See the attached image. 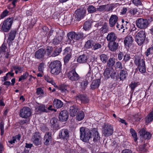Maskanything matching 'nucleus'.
<instances>
[{"instance_id":"nucleus-1","label":"nucleus","mask_w":153,"mask_h":153,"mask_svg":"<svg viewBox=\"0 0 153 153\" xmlns=\"http://www.w3.org/2000/svg\"><path fill=\"white\" fill-rule=\"evenodd\" d=\"M80 137L83 141L88 142L89 140L93 137V140L96 141L100 139L99 134L96 128H94L91 131L88 128L81 127L80 129Z\"/></svg>"},{"instance_id":"nucleus-2","label":"nucleus","mask_w":153,"mask_h":153,"mask_svg":"<svg viewBox=\"0 0 153 153\" xmlns=\"http://www.w3.org/2000/svg\"><path fill=\"white\" fill-rule=\"evenodd\" d=\"M62 64L59 60L53 61L49 65L51 73L54 75H58L62 71Z\"/></svg>"},{"instance_id":"nucleus-3","label":"nucleus","mask_w":153,"mask_h":153,"mask_svg":"<svg viewBox=\"0 0 153 153\" xmlns=\"http://www.w3.org/2000/svg\"><path fill=\"white\" fill-rule=\"evenodd\" d=\"M134 61L136 65L137 66L139 71L141 73L146 71V65L144 59H141L140 56L135 55L134 57Z\"/></svg>"},{"instance_id":"nucleus-4","label":"nucleus","mask_w":153,"mask_h":153,"mask_svg":"<svg viewBox=\"0 0 153 153\" xmlns=\"http://www.w3.org/2000/svg\"><path fill=\"white\" fill-rule=\"evenodd\" d=\"M67 37L68 38L67 42L70 43L71 42H74V40H79L84 38V35L82 32H78L76 33L72 31L69 32L67 34Z\"/></svg>"},{"instance_id":"nucleus-5","label":"nucleus","mask_w":153,"mask_h":153,"mask_svg":"<svg viewBox=\"0 0 153 153\" xmlns=\"http://www.w3.org/2000/svg\"><path fill=\"white\" fill-rule=\"evenodd\" d=\"M146 37L145 31H140L136 34L135 40L138 45H141L144 43Z\"/></svg>"},{"instance_id":"nucleus-6","label":"nucleus","mask_w":153,"mask_h":153,"mask_svg":"<svg viewBox=\"0 0 153 153\" xmlns=\"http://www.w3.org/2000/svg\"><path fill=\"white\" fill-rule=\"evenodd\" d=\"M13 18H8L4 22L1 27V30L4 32H7L10 29L13 23Z\"/></svg>"},{"instance_id":"nucleus-7","label":"nucleus","mask_w":153,"mask_h":153,"mask_svg":"<svg viewBox=\"0 0 153 153\" xmlns=\"http://www.w3.org/2000/svg\"><path fill=\"white\" fill-rule=\"evenodd\" d=\"M136 22L137 27L140 29H145L149 25L148 20L142 18H138Z\"/></svg>"},{"instance_id":"nucleus-8","label":"nucleus","mask_w":153,"mask_h":153,"mask_svg":"<svg viewBox=\"0 0 153 153\" xmlns=\"http://www.w3.org/2000/svg\"><path fill=\"white\" fill-rule=\"evenodd\" d=\"M104 75L106 79H108L110 77L112 79H115L116 77L117 79L119 78L116 77V72L112 68H107L105 70Z\"/></svg>"},{"instance_id":"nucleus-9","label":"nucleus","mask_w":153,"mask_h":153,"mask_svg":"<svg viewBox=\"0 0 153 153\" xmlns=\"http://www.w3.org/2000/svg\"><path fill=\"white\" fill-rule=\"evenodd\" d=\"M31 114V112L30 108L27 107H24L21 109L19 112L20 117L26 119L30 117Z\"/></svg>"},{"instance_id":"nucleus-10","label":"nucleus","mask_w":153,"mask_h":153,"mask_svg":"<svg viewBox=\"0 0 153 153\" xmlns=\"http://www.w3.org/2000/svg\"><path fill=\"white\" fill-rule=\"evenodd\" d=\"M42 139L40 134L39 132H36L33 134L31 140L33 143L36 146L41 144Z\"/></svg>"},{"instance_id":"nucleus-11","label":"nucleus","mask_w":153,"mask_h":153,"mask_svg":"<svg viewBox=\"0 0 153 153\" xmlns=\"http://www.w3.org/2000/svg\"><path fill=\"white\" fill-rule=\"evenodd\" d=\"M113 131V127L111 125L107 124L105 125L102 131V134L105 136H109L111 135Z\"/></svg>"},{"instance_id":"nucleus-12","label":"nucleus","mask_w":153,"mask_h":153,"mask_svg":"<svg viewBox=\"0 0 153 153\" xmlns=\"http://www.w3.org/2000/svg\"><path fill=\"white\" fill-rule=\"evenodd\" d=\"M70 136L69 132L67 129H63L59 131V138L67 141Z\"/></svg>"},{"instance_id":"nucleus-13","label":"nucleus","mask_w":153,"mask_h":153,"mask_svg":"<svg viewBox=\"0 0 153 153\" xmlns=\"http://www.w3.org/2000/svg\"><path fill=\"white\" fill-rule=\"evenodd\" d=\"M86 10L83 9L77 10L75 11V17L76 20L80 21L83 18L86 13Z\"/></svg>"},{"instance_id":"nucleus-14","label":"nucleus","mask_w":153,"mask_h":153,"mask_svg":"<svg viewBox=\"0 0 153 153\" xmlns=\"http://www.w3.org/2000/svg\"><path fill=\"white\" fill-rule=\"evenodd\" d=\"M52 139L51 132H46L44 138V144L46 145H49L51 142Z\"/></svg>"},{"instance_id":"nucleus-15","label":"nucleus","mask_w":153,"mask_h":153,"mask_svg":"<svg viewBox=\"0 0 153 153\" xmlns=\"http://www.w3.org/2000/svg\"><path fill=\"white\" fill-rule=\"evenodd\" d=\"M68 76V78L72 81H76L79 79V76L75 70H73L69 71Z\"/></svg>"},{"instance_id":"nucleus-16","label":"nucleus","mask_w":153,"mask_h":153,"mask_svg":"<svg viewBox=\"0 0 153 153\" xmlns=\"http://www.w3.org/2000/svg\"><path fill=\"white\" fill-rule=\"evenodd\" d=\"M69 117V114L66 110H63L61 111L59 115V120L62 122L65 121L67 120Z\"/></svg>"},{"instance_id":"nucleus-17","label":"nucleus","mask_w":153,"mask_h":153,"mask_svg":"<svg viewBox=\"0 0 153 153\" xmlns=\"http://www.w3.org/2000/svg\"><path fill=\"white\" fill-rule=\"evenodd\" d=\"M140 136L145 139H149L151 138V135L149 132L146 131L144 128L141 129L139 132Z\"/></svg>"},{"instance_id":"nucleus-18","label":"nucleus","mask_w":153,"mask_h":153,"mask_svg":"<svg viewBox=\"0 0 153 153\" xmlns=\"http://www.w3.org/2000/svg\"><path fill=\"white\" fill-rule=\"evenodd\" d=\"M118 19V16L115 15H112L109 20V24L110 27H113L117 23Z\"/></svg>"},{"instance_id":"nucleus-19","label":"nucleus","mask_w":153,"mask_h":153,"mask_svg":"<svg viewBox=\"0 0 153 153\" xmlns=\"http://www.w3.org/2000/svg\"><path fill=\"white\" fill-rule=\"evenodd\" d=\"M45 53L46 51L45 49H40L35 52V57L37 59H41L43 58Z\"/></svg>"},{"instance_id":"nucleus-20","label":"nucleus","mask_w":153,"mask_h":153,"mask_svg":"<svg viewBox=\"0 0 153 153\" xmlns=\"http://www.w3.org/2000/svg\"><path fill=\"white\" fill-rule=\"evenodd\" d=\"M119 46L118 43L115 41L109 42L108 47L110 50L112 51H116L118 49Z\"/></svg>"},{"instance_id":"nucleus-21","label":"nucleus","mask_w":153,"mask_h":153,"mask_svg":"<svg viewBox=\"0 0 153 153\" xmlns=\"http://www.w3.org/2000/svg\"><path fill=\"white\" fill-rule=\"evenodd\" d=\"M16 29L11 30L9 34V36L7 39V42H9V44L11 43L12 41L13 40L15 39L16 34Z\"/></svg>"},{"instance_id":"nucleus-22","label":"nucleus","mask_w":153,"mask_h":153,"mask_svg":"<svg viewBox=\"0 0 153 153\" xmlns=\"http://www.w3.org/2000/svg\"><path fill=\"white\" fill-rule=\"evenodd\" d=\"M89 57L87 54H83L80 55L77 58V61L80 63H84L87 62Z\"/></svg>"},{"instance_id":"nucleus-23","label":"nucleus","mask_w":153,"mask_h":153,"mask_svg":"<svg viewBox=\"0 0 153 153\" xmlns=\"http://www.w3.org/2000/svg\"><path fill=\"white\" fill-rule=\"evenodd\" d=\"M107 40L110 42L115 41L117 38L116 34L113 32H111L108 33L106 37Z\"/></svg>"},{"instance_id":"nucleus-24","label":"nucleus","mask_w":153,"mask_h":153,"mask_svg":"<svg viewBox=\"0 0 153 153\" xmlns=\"http://www.w3.org/2000/svg\"><path fill=\"white\" fill-rule=\"evenodd\" d=\"M100 80L99 79L94 80L90 85L91 89L94 90L98 88L100 85Z\"/></svg>"},{"instance_id":"nucleus-25","label":"nucleus","mask_w":153,"mask_h":153,"mask_svg":"<svg viewBox=\"0 0 153 153\" xmlns=\"http://www.w3.org/2000/svg\"><path fill=\"white\" fill-rule=\"evenodd\" d=\"M76 100H81L84 103H87L89 101L88 97L82 94L78 95L76 97Z\"/></svg>"},{"instance_id":"nucleus-26","label":"nucleus","mask_w":153,"mask_h":153,"mask_svg":"<svg viewBox=\"0 0 153 153\" xmlns=\"http://www.w3.org/2000/svg\"><path fill=\"white\" fill-rule=\"evenodd\" d=\"M53 106L54 108H62L63 105V102L60 100L55 99L53 101Z\"/></svg>"},{"instance_id":"nucleus-27","label":"nucleus","mask_w":153,"mask_h":153,"mask_svg":"<svg viewBox=\"0 0 153 153\" xmlns=\"http://www.w3.org/2000/svg\"><path fill=\"white\" fill-rule=\"evenodd\" d=\"M78 111V108L74 105L70 106V107L69 112L71 116H75Z\"/></svg>"},{"instance_id":"nucleus-28","label":"nucleus","mask_w":153,"mask_h":153,"mask_svg":"<svg viewBox=\"0 0 153 153\" xmlns=\"http://www.w3.org/2000/svg\"><path fill=\"white\" fill-rule=\"evenodd\" d=\"M133 38L132 36H127L125 38L124 40V43L125 45L129 46L131 45L133 42Z\"/></svg>"},{"instance_id":"nucleus-29","label":"nucleus","mask_w":153,"mask_h":153,"mask_svg":"<svg viewBox=\"0 0 153 153\" xmlns=\"http://www.w3.org/2000/svg\"><path fill=\"white\" fill-rule=\"evenodd\" d=\"M94 42L92 39L88 40L85 43L84 47L87 49H91L93 48Z\"/></svg>"},{"instance_id":"nucleus-30","label":"nucleus","mask_w":153,"mask_h":153,"mask_svg":"<svg viewBox=\"0 0 153 153\" xmlns=\"http://www.w3.org/2000/svg\"><path fill=\"white\" fill-rule=\"evenodd\" d=\"M76 113L77 114L76 117V120L78 121H81L84 119L85 115L83 111H78Z\"/></svg>"},{"instance_id":"nucleus-31","label":"nucleus","mask_w":153,"mask_h":153,"mask_svg":"<svg viewBox=\"0 0 153 153\" xmlns=\"http://www.w3.org/2000/svg\"><path fill=\"white\" fill-rule=\"evenodd\" d=\"M36 109L37 110L42 112H48V111L47 110V107L44 104H42L38 106Z\"/></svg>"},{"instance_id":"nucleus-32","label":"nucleus","mask_w":153,"mask_h":153,"mask_svg":"<svg viewBox=\"0 0 153 153\" xmlns=\"http://www.w3.org/2000/svg\"><path fill=\"white\" fill-rule=\"evenodd\" d=\"M62 40V36H58L53 39L52 43L54 45H57L60 44Z\"/></svg>"},{"instance_id":"nucleus-33","label":"nucleus","mask_w":153,"mask_h":153,"mask_svg":"<svg viewBox=\"0 0 153 153\" xmlns=\"http://www.w3.org/2000/svg\"><path fill=\"white\" fill-rule=\"evenodd\" d=\"M128 74L126 71L123 70L120 71L119 79L120 80H123L127 76Z\"/></svg>"},{"instance_id":"nucleus-34","label":"nucleus","mask_w":153,"mask_h":153,"mask_svg":"<svg viewBox=\"0 0 153 153\" xmlns=\"http://www.w3.org/2000/svg\"><path fill=\"white\" fill-rule=\"evenodd\" d=\"M153 121V107L152 111L148 115L146 118V122L148 123Z\"/></svg>"},{"instance_id":"nucleus-35","label":"nucleus","mask_w":153,"mask_h":153,"mask_svg":"<svg viewBox=\"0 0 153 153\" xmlns=\"http://www.w3.org/2000/svg\"><path fill=\"white\" fill-rule=\"evenodd\" d=\"M109 29V27L108 24L106 22H104L102 27L100 30L102 33H107Z\"/></svg>"},{"instance_id":"nucleus-36","label":"nucleus","mask_w":153,"mask_h":153,"mask_svg":"<svg viewBox=\"0 0 153 153\" xmlns=\"http://www.w3.org/2000/svg\"><path fill=\"white\" fill-rule=\"evenodd\" d=\"M91 22L86 21L84 24L83 28L85 30H88L91 28Z\"/></svg>"},{"instance_id":"nucleus-37","label":"nucleus","mask_w":153,"mask_h":153,"mask_svg":"<svg viewBox=\"0 0 153 153\" xmlns=\"http://www.w3.org/2000/svg\"><path fill=\"white\" fill-rule=\"evenodd\" d=\"M115 62L114 58H110L107 61V66L110 67H111L114 65Z\"/></svg>"},{"instance_id":"nucleus-38","label":"nucleus","mask_w":153,"mask_h":153,"mask_svg":"<svg viewBox=\"0 0 153 153\" xmlns=\"http://www.w3.org/2000/svg\"><path fill=\"white\" fill-rule=\"evenodd\" d=\"M36 93L39 97H43L45 95L43 90L41 88H37Z\"/></svg>"},{"instance_id":"nucleus-39","label":"nucleus","mask_w":153,"mask_h":153,"mask_svg":"<svg viewBox=\"0 0 153 153\" xmlns=\"http://www.w3.org/2000/svg\"><path fill=\"white\" fill-rule=\"evenodd\" d=\"M100 59L102 62L104 63H106L108 59L107 55L104 54H102L100 56Z\"/></svg>"},{"instance_id":"nucleus-40","label":"nucleus","mask_w":153,"mask_h":153,"mask_svg":"<svg viewBox=\"0 0 153 153\" xmlns=\"http://www.w3.org/2000/svg\"><path fill=\"white\" fill-rule=\"evenodd\" d=\"M145 145L143 144L142 145H140L137 148V151L140 152H144L146 151V149L145 148Z\"/></svg>"},{"instance_id":"nucleus-41","label":"nucleus","mask_w":153,"mask_h":153,"mask_svg":"<svg viewBox=\"0 0 153 153\" xmlns=\"http://www.w3.org/2000/svg\"><path fill=\"white\" fill-rule=\"evenodd\" d=\"M88 11L90 13H94L96 11L97 9L92 5H89L88 8Z\"/></svg>"},{"instance_id":"nucleus-42","label":"nucleus","mask_w":153,"mask_h":153,"mask_svg":"<svg viewBox=\"0 0 153 153\" xmlns=\"http://www.w3.org/2000/svg\"><path fill=\"white\" fill-rule=\"evenodd\" d=\"M92 74L91 73V71L89 70L85 76V79L89 81H91L92 79Z\"/></svg>"},{"instance_id":"nucleus-43","label":"nucleus","mask_w":153,"mask_h":153,"mask_svg":"<svg viewBox=\"0 0 153 153\" xmlns=\"http://www.w3.org/2000/svg\"><path fill=\"white\" fill-rule=\"evenodd\" d=\"M68 87V86H67L65 84H62L60 85L59 87V89L62 92H68L67 89Z\"/></svg>"},{"instance_id":"nucleus-44","label":"nucleus","mask_w":153,"mask_h":153,"mask_svg":"<svg viewBox=\"0 0 153 153\" xmlns=\"http://www.w3.org/2000/svg\"><path fill=\"white\" fill-rule=\"evenodd\" d=\"M102 45L101 43L94 42L92 49L94 51L97 50L101 48Z\"/></svg>"},{"instance_id":"nucleus-45","label":"nucleus","mask_w":153,"mask_h":153,"mask_svg":"<svg viewBox=\"0 0 153 153\" xmlns=\"http://www.w3.org/2000/svg\"><path fill=\"white\" fill-rule=\"evenodd\" d=\"M130 132L132 136L134 138V141H136L137 139V134L136 131L134 129L131 128L130 129Z\"/></svg>"},{"instance_id":"nucleus-46","label":"nucleus","mask_w":153,"mask_h":153,"mask_svg":"<svg viewBox=\"0 0 153 153\" xmlns=\"http://www.w3.org/2000/svg\"><path fill=\"white\" fill-rule=\"evenodd\" d=\"M45 80L48 82L51 83L55 87V85H56L55 82H54L53 80L48 75L45 76Z\"/></svg>"},{"instance_id":"nucleus-47","label":"nucleus","mask_w":153,"mask_h":153,"mask_svg":"<svg viewBox=\"0 0 153 153\" xmlns=\"http://www.w3.org/2000/svg\"><path fill=\"white\" fill-rule=\"evenodd\" d=\"M29 75V73L27 72H26L23 75H21L19 79V82L22 80L26 79Z\"/></svg>"},{"instance_id":"nucleus-48","label":"nucleus","mask_w":153,"mask_h":153,"mask_svg":"<svg viewBox=\"0 0 153 153\" xmlns=\"http://www.w3.org/2000/svg\"><path fill=\"white\" fill-rule=\"evenodd\" d=\"M4 123L3 121H1L0 123V129L1 131V135L2 136L4 133Z\"/></svg>"},{"instance_id":"nucleus-49","label":"nucleus","mask_w":153,"mask_h":153,"mask_svg":"<svg viewBox=\"0 0 153 153\" xmlns=\"http://www.w3.org/2000/svg\"><path fill=\"white\" fill-rule=\"evenodd\" d=\"M71 50L70 47H67L64 50L63 54L64 55L71 54Z\"/></svg>"},{"instance_id":"nucleus-50","label":"nucleus","mask_w":153,"mask_h":153,"mask_svg":"<svg viewBox=\"0 0 153 153\" xmlns=\"http://www.w3.org/2000/svg\"><path fill=\"white\" fill-rule=\"evenodd\" d=\"M71 54L66 55L64 58V62L65 64L68 63L71 57Z\"/></svg>"},{"instance_id":"nucleus-51","label":"nucleus","mask_w":153,"mask_h":153,"mask_svg":"<svg viewBox=\"0 0 153 153\" xmlns=\"http://www.w3.org/2000/svg\"><path fill=\"white\" fill-rule=\"evenodd\" d=\"M107 5H102L98 7L97 9H98L100 11H103L105 10L107 8Z\"/></svg>"},{"instance_id":"nucleus-52","label":"nucleus","mask_w":153,"mask_h":153,"mask_svg":"<svg viewBox=\"0 0 153 153\" xmlns=\"http://www.w3.org/2000/svg\"><path fill=\"white\" fill-rule=\"evenodd\" d=\"M137 10L135 8L131 9L128 12L129 13H130V15H131V16L134 15L137 13Z\"/></svg>"},{"instance_id":"nucleus-53","label":"nucleus","mask_w":153,"mask_h":153,"mask_svg":"<svg viewBox=\"0 0 153 153\" xmlns=\"http://www.w3.org/2000/svg\"><path fill=\"white\" fill-rule=\"evenodd\" d=\"M123 60L125 62H126L129 60L130 59L131 57L130 54L126 53L124 56Z\"/></svg>"},{"instance_id":"nucleus-54","label":"nucleus","mask_w":153,"mask_h":153,"mask_svg":"<svg viewBox=\"0 0 153 153\" xmlns=\"http://www.w3.org/2000/svg\"><path fill=\"white\" fill-rule=\"evenodd\" d=\"M137 86V83L136 82L131 83L129 85L131 90L133 91L134 88Z\"/></svg>"},{"instance_id":"nucleus-55","label":"nucleus","mask_w":153,"mask_h":153,"mask_svg":"<svg viewBox=\"0 0 153 153\" xmlns=\"http://www.w3.org/2000/svg\"><path fill=\"white\" fill-rule=\"evenodd\" d=\"M115 67L116 68H119L120 69H122L123 68L121 62L119 61L116 63Z\"/></svg>"},{"instance_id":"nucleus-56","label":"nucleus","mask_w":153,"mask_h":153,"mask_svg":"<svg viewBox=\"0 0 153 153\" xmlns=\"http://www.w3.org/2000/svg\"><path fill=\"white\" fill-rule=\"evenodd\" d=\"M8 13V11L7 9H5L1 14V19H3L6 16Z\"/></svg>"},{"instance_id":"nucleus-57","label":"nucleus","mask_w":153,"mask_h":153,"mask_svg":"<svg viewBox=\"0 0 153 153\" xmlns=\"http://www.w3.org/2000/svg\"><path fill=\"white\" fill-rule=\"evenodd\" d=\"M44 64L42 62L40 64L38 67V69L39 71L41 72H43L44 67Z\"/></svg>"},{"instance_id":"nucleus-58","label":"nucleus","mask_w":153,"mask_h":153,"mask_svg":"<svg viewBox=\"0 0 153 153\" xmlns=\"http://www.w3.org/2000/svg\"><path fill=\"white\" fill-rule=\"evenodd\" d=\"M13 68L14 70H18L20 73H21L22 71V68L19 66H13Z\"/></svg>"},{"instance_id":"nucleus-59","label":"nucleus","mask_w":153,"mask_h":153,"mask_svg":"<svg viewBox=\"0 0 153 153\" xmlns=\"http://www.w3.org/2000/svg\"><path fill=\"white\" fill-rule=\"evenodd\" d=\"M88 81H89L85 79V80L83 81V82L81 83V86L82 87H86L88 84Z\"/></svg>"},{"instance_id":"nucleus-60","label":"nucleus","mask_w":153,"mask_h":153,"mask_svg":"<svg viewBox=\"0 0 153 153\" xmlns=\"http://www.w3.org/2000/svg\"><path fill=\"white\" fill-rule=\"evenodd\" d=\"M132 3L137 6L140 5L141 4V2L140 0H133Z\"/></svg>"},{"instance_id":"nucleus-61","label":"nucleus","mask_w":153,"mask_h":153,"mask_svg":"<svg viewBox=\"0 0 153 153\" xmlns=\"http://www.w3.org/2000/svg\"><path fill=\"white\" fill-rule=\"evenodd\" d=\"M57 120H58L56 118L53 117L52 118L50 121L51 124L52 126H54L55 125Z\"/></svg>"},{"instance_id":"nucleus-62","label":"nucleus","mask_w":153,"mask_h":153,"mask_svg":"<svg viewBox=\"0 0 153 153\" xmlns=\"http://www.w3.org/2000/svg\"><path fill=\"white\" fill-rule=\"evenodd\" d=\"M153 49L152 47H150L147 49L146 51L145 52V55L146 56H148L150 54L151 51Z\"/></svg>"},{"instance_id":"nucleus-63","label":"nucleus","mask_w":153,"mask_h":153,"mask_svg":"<svg viewBox=\"0 0 153 153\" xmlns=\"http://www.w3.org/2000/svg\"><path fill=\"white\" fill-rule=\"evenodd\" d=\"M52 51V47H48L46 49V51L47 54L48 55H49L51 53Z\"/></svg>"},{"instance_id":"nucleus-64","label":"nucleus","mask_w":153,"mask_h":153,"mask_svg":"<svg viewBox=\"0 0 153 153\" xmlns=\"http://www.w3.org/2000/svg\"><path fill=\"white\" fill-rule=\"evenodd\" d=\"M124 56L123 53L122 52H120L118 54V59L120 60H122Z\"/></svg>"}]
</instances>
